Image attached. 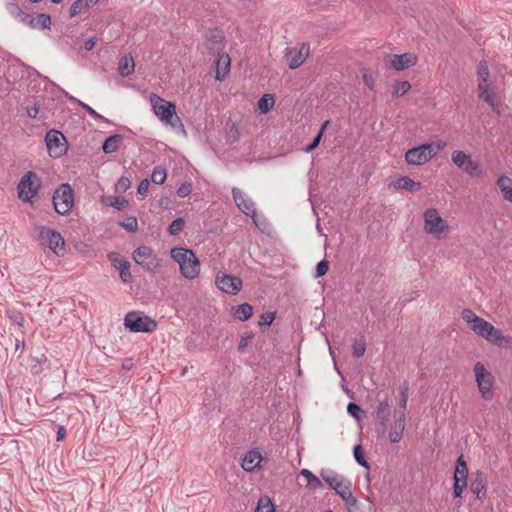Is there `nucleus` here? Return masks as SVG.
Returning <instances> with one entry per match:
<instances>
[{
    "label": "nucleus",
    "mask_w": 512,
    "mask_h": 512,
    "mask_svg": "<svg viewBox=\"0 0 512 512\" xmlns=\"http://www.w3.org/2000/svg\"><path fill=\"white\" fill-rule=\"evenodd\" d=\"M149 185L150 183L148 179L142 180L138 186V193L141 195H145L148 192Z\"/></svg>",
    "instance_id": "bf43d9fd"
},
{
    "label": "nucleus",
    "mask_w": 512,
    "mask_h": 512,
    "mask_svg": "<svg viewBox=\"0 0 512 512\" xmlns=\"http://www.w3.org/2000/svg\"><path fill=\"white\" fill-rule=\"evenodd\" d=\"M274 104V96L271 94H265L259 99L257 106L261 114H266L270 111Z\"/></svg>",
    "instance_id": "c9c22d12"
},
{
    "label": "nucleus",
    "mask_w": 512,
    "mask_h": 512,
    "mask_svg": "<svg viewBox=\"0 0 512 512\" xmlns=\"http://www.w3.org/2000/svg\"><path fill=\"white\" fill-rule=\"evenodd\" d=\"M124 325L132 332L149 333L156 329L157 323L142 312L133 311L126 314Z\"/></svg>",
    "instance_id": "1a4fd4ad"
},
{
    "label": "nucleus",
    "mask_w": 512,
    "mask_h": 512,
    "mask_svg": "<svg viewBox=\"0 0 512 512\" xmlns=\"http://www.w3.org/2000/svg\"><path fill=\"white\" fill-rule=\"evenodd\" d=\"M63 0H51L52 3H55V4H58L60 2H62Z\"/></svg>",
    "instance_id": "69168bd1"
},
{
    "label": "nucleus",
    "mask_w": 512,
    "mask_h": 512,
    "mask_svg": "<svg viewBox=\"0 0 512 512\" xmlns=\"http://www.w3.org/2000/svg\"><path fill=\"white\" fill-rule=\"evenodd\" d=\"M101 202H102L103 205L113 207V208H115L117 210L124 209L127 206V204H128L127 200L124 197H121V196L103 197Z\"/></svg>",
    "instance_id": "7c9ffc66"
},
{
    "label": "nucleus",
    "mask_w": 512,
    "mask_h": 512,
    "mask_svg": "<svg viewBox=\"0 0 512 512\" xmlns=\"http://www.w3.org/2000/svg\"><path fill=\"white\" fill-rule=\"evenodd\" d=\"M66 97L78 104L79 106H81L82 108H84L95 120H101V121H104V122H108V120L106 118H104L101 114H99L98 112H96L91 106H89L88 104L82 102L81 100L75 98L74 96L72 95H69L68 93H66Z\"/></svg>",
    "instance_id": "f704fd0d"
},
{
    "label": "nucleus",
    "mask_w": 512,
    "mask_h": 512,
    "mask_svg": "<svg viewBox=\"0 0 512 512\" xmlns=\"http://www.w3.org/2000/svg\"><path fill=\"white\" fill-rule=\"evenodd\" d=\"M417 61L418 57L414 53L392 54L385 57V62L389 67L397 71L415 66Z\"/></svg>",
    "instance_id": "f3484780"
},
{
    "label": "nucleus",
    "mask_w": 512,
    "mask_h": 512,
    "mask_svg": "<svg viewBox=\"0 0 512 512\" xmlns=\"http://www.w3.org/2000/svg\"><path fill=\"white\" fill-rule=\"evenodd\" d=\"M64 139V135L56 130H51L46 134V145L51 156L58 157L63 153L62 141Z\"/></svg>",
    "instance_id": "6ab92c4d"
},
{
    "label": "nucleus",
    "mask_w": 512,
    "mask_h": 512,
    "mask_svg": "<svg viewBox=\"0 0 512 512\" xmlns=\"http://www.w3.org/2000/svg\"><path fill=\"white\" fill-rule=\"evenodd\" d=\"M134 261L148 271H155L161 266V260L149 246H139L133 253Z\"/></svg>",
    "instance_id": "4468645a"
},
{
    "label": "nucleus",
    "mask_w": 512,
    "mask_h": 512,
    "mask_svg": "<svg viewBox=\"0 0 512 512\" xmlns=\"http://www.w3.org/2000/svg\"><path fill=\"white\" fill-rule=\"evenodd\" d=\"M51 25V19L50 16L47 14H39L36 18V27L46 29L49 28Z\"/></svg>",
    "instance_id": "49530a36"
},
{
    "label": "nucleus",
    "mask_w": 512,
    "mask_h": 512,
    "mask_svg": "<svg viewBox=\"0 0 512 512\" xmlns=\"http://www.w3.org/2000/svg\"><path fill=\"white\" fill-rule=\"evenodd\" d=\"M99 0H76L70 7V17H75L81 13L88 11L91 7L95 6Z\"/></svg>",
    "instance_id": "b1692460"
},
{
    "label": "nucleus",
    "mask_w": 512,
    "mask_h": 512,
    "mask_svg": "<svg viewBox=\"0 0 512 512\" xmlns=\"http://www.w3.org/2000/svg\"><path fill=\"white\" fill-rule=\"evenodd\" d=\"M327 512H332L331 510H328Z\"/></svg>",
    "instance_id": "338daca9"
},
{
    "label": "nucleus",
    "mask_w": 512,
    "mask_h": 512,
    "mask_svg": "<svg viewBox=\"0 0 512 512\" xmlns=\"http://www.w3.org/2000/svg\"><path fill=\"white\" fill-rule=\"evenodd\" d=\"M471 492L478 499H483L487 493V479L483 472L477 471L470 484Z\"/></svg>",
    "instance_id": "aec40b11"
},
{
    "label": "nucleus",
    "mask_w": 512,
    "mask_h": 512,
    "mask_svg": "<svg viewBox=\"0 0 512 512\" xmlns=\"http://www.w3.org/2000/svg\"><path fill=\"white\" fill-rule=\"evenodd\" d=\"M254 512H276L275 504L268 495L259 497Z\"/></svg>",
    "instance_id": "c85d7f7f"
},
{
    "label": "nucleus",
    "mask_w": 512,
    "mask_h": 512,
    "mask_svg": "<svg viewBox=\"0 0 512 512\" xmlns=\"http://www.w3.org/2000/svg\"><path fill=\"white\" fill-rule=\"evenodd\" d=\"M170 256L178 263L180 273L184 278L193 280L199 276L200 262L192 250L175 247L171 249Z\"/></svg>",
    "instance_id": "7ed1b4c3"
},
{
    "label": "nucleus",
    "mask_w": 512,
    "mask_h": 512,
    "mask_svg": "<svg viewBox=\"0 0 512 512\" xmlns=\"http://www.w3.org/2000/svg\"><path fill=\"white\" fill-rule=\"evenodd\" d=\"M184 228V220L182 218L175 219L168 227V232L170 235L179 234Z\"/></svg>",
    "instance_id": "79ce46f5"
},
{
    "label": "nucleus",
    "mask_w": 512,
    "mask_h": 512,
    "mask_svg": "<svg viewBox=\"0 0 512 512\" xmlns=\"http://www.w3.org/2000/svg\"><path fill=\"white\" fill-rule=\"evenodd\" d=\"M122 140L123 138L119 134L108 137L103 143V151L107 154L116 152L119 149Z\"/></svg>",
    "instance_id": "cd10ccee"
},
{
    "label": "nucleus",
    "mask_w": 512,
    "mask_h": 512,
    "mask_svg": "<svg viewBox=\"0 0 512 512\" xmlns=\"http://www.w3.org/2000/svg\"><path fill=\"white\" fill-rule=\"evenodd\" d=\"M446 145L445 141L439 140L411 148L405 153V161L414 166L424 165L443 150Z\"/></svg>",
    "instance_id": "20e7f679"
},
{
    "label": "nucleus",
    "mask_w": 512,
    "mask_h": 512,
    "mask_svg": "<svg viewBox=\"0 0 512 512\" xmlns=\"http://www.w3.org/2000/svg\"><path fill=\"white\" fill-rule=\"evenodd\" d=\"M262 455L257 450L247 452L242 460V468L247 472H252L260 466Z\"/></svg>",
    "instance_id": "4be33fe9"
},
{
    "label": "nucleus",
    "mask_w": 512,
    "mask_h": 512,
    "mask_svg": "<svg viewBox=\"0 0 512 512\" xmlns=\"http://www.w3.org/2000/svg\"><path fill=\"white\" fill-rule=\"evenodd\" d=\"M53 204L56 212L61 215L68 214L74 204V192L69 184H62L53 195Z\"/></svg>",
    "instance_id": "9d476101"
},
{
    "label": "nucleus",
    "mask_w": 512,
    "mask_h": 512,
    "mask_svg": "<svg viewBox=\"0 0 512 512\" xmlns=\"http://www.w3.org/2000/svg\"><path fill=\"white\" fill-rule=\"evenodd\" d=\"M309 53L310 47L305 43H301L297 47L287 49L286 56L289 58V68L296 69L300 67L308 57Z\"/></svg>",
    "instance_id": "a211bd4d"
},
{
    "label": "nucleus",
    "mask_w": 512,
    "mask_h": 512,
    "mask_svg": "<svg viewBox=\"0 0 512 512\" xmlns=\"http://www.w3.org/2000/svg\"><path fill=\"white\" fill-rule=\"evenodd\" d=\"M108 259L112 263V265L117 269L119 266H122L123 263H126L127 261L123 259L120 254L116 252H111L108 254Z\"/></svg>",
    "instance_id": "603ef678"
},
{
    "label": "nucleus",
    "mask_w": 512,
    "mask_h": 512,
    "mask_svg": "<svg viewBox=\"0 0 512 512\" xmlns=\"http://www.w3.org/2000/svg\"><path fill=\"white\" fill-rule=\"evenodd\" d=\"M215 285L223 293L236 295L241 291L243 283L237 276L218 272L215 276Z\"/></svg>",
    "instance_id": "2eb2a0df"
},
{
    "label": "nucleus",
    "mask_w": 512,
    "mask_h": 512,
    "mask_svg": "<svg viewBox=\"0 0 512 512\" xmlns=\"http://www.w3.org/2000/svg\"><path fill=\"white\" fill-rule=\"evenodd\" d=\"M38 111L39 110H38L37 106L29 107L27 109V114H28L29 117L35 118L37 116V114H38Z\"/></svg>",
    "instance_id": "680f3d73"
},
{
    "label": "nucleus",
    "mask_w": 512,
    "mask_h": 512,
    "mask_svg": "<svg viewBox=\"0 0 512 512\" xmlns=\"http://www.w3.org/2000/svg\"><path fill=\"white\" fill-rule=\"evenodd\" d=\"M232 195L234 202L239 208V210L242 211L247 216H250L253 220V223L257 227H260L257 219V213L254 202L247 198L239 188H233Z\"/></svg>",
    "instance_id": "dca6fc26"
},
{
    "label": "nucleus",
    "mask_w": 512,
    "mask_h": 512,
    "mask_svg": "<svg viewBox=\"0 0 512 512\" xmlns=\"http://www.w3.org/2000/svg\"><path fill=\"white\" fill-rule=\"evenodd\" d=\"M41 187L40 178L33 172H27L18 184V196L22 201L31 202Z\"/></svg>",
    "instance_id": "9b49d317"
},
{
    "label": "nucleus",
    "mask_w": 512,
    "mask_h": 512,
    "mask_svg": "<svg viewBox=\"0 0 512 512\" xmlns=\"http://www.w3.org/2000/svg\"><path fill=\"white\" fill-rule=\"evenodd\" d=\"M453 481H454V484H453V496L455 498H459V497L462 496L464 490L467 487V481L466 480H459V478L453 479Z\"/></svg>",
    "instance_id": "a19ab883"
},
{
    "label": "nucleus",
    "mask_w": 512,
    "mask_h": 512,
    "mask_svg": "<svg viewBox=\"0 0 512 512\" xmlns=\"http://www.w3.org/2000/svg\"><path fill=\"white\" fill-rule=\"evenodd\" d=\"M354 458L359 465H361L363 467H368V463L363 457L361 446H356L354 448Z\"/></svg>",
    "instance_id": "4d7b16f0"
},
{
    "label": "nucleus",
    "mask_w": 512,
    "mask_h": 512,
    "mask_svg": "<svg viewBox=\"0 0 512 512\" xmlns=\"http://www.w3.org/2000/svg\"><path fill=\"white\" fill-rule=\"evenodd\" d=\"M39 240L41 245L48 247L57 256L65 252V241L61 234L49 227H41L39 230Z\"/></svg>",
    "instance_id": "f8f14e48"
},
{
    "label": "nucleus",
    "mask_w": 512,
    "mask_h": 512,
    "mask_svg": "<svg viewBox=\"0 0 512 512\" xmlns=\"http://www.w3.org/2000/svg\"><path fill=\"white\" fill-rule=\"evenodd\" d=\"M300 474L306 478L308 487L312 489L322 488L321 480L316 477L310 470L302 469Z\"/></svg>",
    "instance_id": "e433bc0d"
},
{
    "label": "nucleus",
    "mask_w": 512,
    "mask_h": 512,
    "mask_svg": "<svg viewBox=\"0 0 512 512\" xmlns=\"http://www.w3.org/2000/svg\"><path fill=\"white\" fill-rule=\"evenodd\" d=\"M348 413L357 420H360L363 414L361 407L355 403H349L347 406Z\"/></svg>",
    "instance_id": "de8ad7c7"
},
{
    "label": "nucleus",
    "mask_w": 512,
    "mask_h": 512,
    "mask_svg": "<svg viewBox=\"0 0 512 512\" xmlns=\"http://www.w3.org/2000/svg\"><path fill=\"white\" fill-rule=\"evenodd\" d=\"M405 429V413L400 412L398 418L392 425L389 432V439L392 443H398L403 435Z\"/></svg>",
    "instance_id": "5701e85b"
},
{
    "label": "nucleus",
    "mask_w": 512,
    "mask_h": 512,
    "mask_svg": "<svg viewBox=\"0 0 512 512\" xmlns=\"http://www.w3.org/2000/svg\"><path fill=\"white\" fill-rule=\"evenodd\" d=\"M192 192V184L190 182L183 183L177 190V195L185 198Z\"/></svg>",
    "instance_id": "5fc2aeb1"
},
{
    "label": "nucleus",
    "mask_w": 512,
    "mask_h": 512,
    "mask_svg": "<svg viewBox=\"0 0 512 512\" xmlns=\"http://www.w3.org/2000/svg\"><path fill=\"white\" fill-rule=\"evenodd\" d=\"M253 314V308L250 304L244 303L233 308V315L240 321L248 320Z\"/></svg>",
    "instance_id": "c756f323"
},
{
    "label": "nucleus",
    "mask_w": 512,
    "mask_h": 512,
    "mask_svg": "<svg viewBox=\"0 0 512 512\" xmlns=\"http://www.w3.org/2000/svg\"><path fill=\"white\" fill-rule=\"evenodd\" d=\"M390 416L389 404L387 401H382L379 403L376 411V417L381 421L382 430L384 431L386 422Z\"/></svg>",
    "instance_id": "473e14b6"
},
{
    "label": "nucleus",
    "mask_w": 512,
    "mask_h": 512,
    "mask_svg": "<svg viewBox=\"0 0 512 512\" xmlns=\"http://www.w3.org/2000/svg\"><path fill=\"white\" fill-rule=\"evenodd\" d=\"M97 42V39L95 37L89 38L85 43L84 47L86 50L90 51L94 48L95 44Z\"/></svg>",
    "instance_id": "052dcab7"
},
{
    "label": "nucleus",
    "mask_w": 512,
    "mask_h": 512,
    "mask_svg": "<svg viewBox=\"0 0 512 512\" xmlns=\"http://www.w3.org/2000/svg\"><path fill=\"white\" fill-rule=\"evenodd\" d=\"M217 59L215 62L216 75L215 78L222 81L230 71L231 59L227 53L216 52Z\"/></svg>",
    "instance_id": "412c9836"
},
{
    "label": "nucleus",
    "mask_w": 512,
    "mask_h": 512,
    "mask_svg": "<svg viewBox=\"0 0 512 512\" xmlns=\"http://www.w3.org/2000/svg\"><path fill=\"white\" fill-rule=\"evenodd\" d=\"M320 475L329 487L335 490L348 505L353 506L356 504V498L352 494L351 482L349 480L332 470H322Z\"/></svg>",
    "instance_id": "0eeeda50"
},
{
    "label": "nucleus",
    "mask_w": 512,
    "mask_h": 512,
    "mask_svg": "<svg viewBox=\"0 0 512 512\" xmlns=\"http://www.w3.org/2000/svg\"><path fill=\"white\" fill-rule=\"evenodd\" d=\"M423 231L434 239H444L451 228L436 208H428L423 212Z\"/></svg>",
    "instance_id": "423d86ee"
},
{
    "label": "nucleus",
    "mask_w": 512,
    "mask_h": 512,
    "mask_svg": "<svg viewBox=\"0 0 512 512\" xmlns=\"http://www.w3.org/2000/svg\"><path fill=\"white\" fill-rule=\"evenodd\" d=\"M17 21L32 28H36V18L31 14L25 13L24 11L19 16Z\"/></svg>",
    "instance_id": "a18cd8bd"
},
{
    "label": "nucleus",
    "mask_w": 512,
    "mask_h": 512,
    "mask_svg": "<svg viewBox=\"0 0 512 512\" xmlns=\"http://www.w3.org/2000/svg\"><path fill=\"white\" fill-rule=\"evenodd\" d=\"M135 69V62L131 54L124 55L118 64V72L121 76L126 77L131 75Z\"/></svg>",
    "instance_id": "a878e982"
},
{
    "label": "nucleus",
    "mask_w": 512,
    "mask_h": 512,
    "mask_svg": "<svg viewBox=\"0 0 512 512\" xmlns=\"http://www.w3.org/2000/svg\"><path fill=\"white\" fill-rule=\"evenodd\" d=\"M150 104L154 114L165 126L186 135V129L176 112V106L173 102L167 101L156 94L150 95Z\"/></svg>",
    "instance_id": "f03ea898"
},
{
    "label": "nucleus",
    "mask_w": 512,
    "mask_h": 512,
    "mask_svg": "<svg viewBox=\"0 0 512 512\" xmlns=\"http://www.w3.org/2000/svg\"><path fill=\"white\" fill-rule=\"evenodd\" d=\"M328 269H329L328 262L326 260L320 261L316 266L315 276L316 277L324 276L327 273Z\"/></svg>",
    "instance_id": "6e6d98bb"
},
{
    "label": "nucleus",
    "mask_w": 512,
    "mask_h": 512,
    "mask_svg": "<svg viewBox=\"0 0 512 512\" xmlns=\"http://www.w3.org/2000/svg\"><path fill=\"white\" fill-rule=\"evenodd\" d=\"M468 477V467L463 458V456H459L456 462L455 472L453 479L459 478V480H466Z\"/></svg>",
    "instance_id": "72a5a7b5"
},
{
    "label": "nucleus",
    "mask_w": 512,
    "mask_h": 512,
    "mask_svg": "<svg viewBox=\"0 0 512 512\" xmlns=\"http://www.w3.org/2000/svg\"><path fill=\"white\" fill-rule=\"evenodd\" d=\"M497 186L500 189L502 196L504 199L507 198V196L512 195V179L508 176H500L497 179Z\"/></svg>",
    "instance_id": "2f4dec72"
},
{
    "label": "nucleus",
    "mask_w": 512,
    "mask_h": 512,
    "mask_svg": "<svg viewBox=\"0 0 512 512\" xmlns=\"http://www.w3.org/2000/svg\"><path fill=\"white\" fill-rule=\"evenodd\" d=\"M328 122H325L323 125H322V128L320 130V132L318 133V135L315 137V139L311 142V144H309L305 149L304 151L305 152H311L313 151L320 143V140H321V137H322V134H323V131L324 129L326 128Z\"/></svg>",
    "instance_id": "09e8293b"
},
{
    "label": "nucleus",
    "mask_w": 512,
    "mask_h": 512,
    "mask_svg": "<svg viewBox=\"0 0 512 512\" xmlns=\"http://www.w3.org/2000/svg\"><path fill=\"white\" fill-rule=\"evenodd\" d=\"M119 225L129 232H136L138 229V221L134 216L126 217Z\"/></svg>",
    "instance_id": "ea45409f"
},
{
    "label": "nucleus",
    "mask_w": 512,
    "mask_h": 512,
    "mask_svg": "<svg viewBox=\"0 0 512 512\" xmlns=\"http://www.w3.org/2000/svg\"><path fill=\"white\" fill-rule=\"evenodd\" d=\"M475 381L481 397L489 401L494 397L495 378L492 373L481 362L474 365Z\"/></svg>",
    "instance_id": "6e6552de"
},
{
    "label": "nucleus",
    "mask_w": 512,
    "mask_h": 512,
    "mask_svg": "<svg viewBox=\"0 0 512 512\" xmlns=\"http://www.w3.org/2000/svg\"><path fill=\"white\" fill-rule=\"evenodd\" d=\"M167 178L166 169L162 166H156L151 175V180L155 184H163Z\"/></svg>",
    "instance_id": "58836bf2"
},
{
    "label": "nucleus",
    "mask_w": 512,
    "mask_h": 512,
    "mask_svg": "<svg viewBox=\"0 0 512 512\" xmlns=\"http://www.w3.org/2000/svg\"><path fill=\"white\" fill-rule=\"evenodd\" d=\"M401 407H402V411L401 412H404L405 413V409H406V406H407V394L405 391L402 392L401 394Z\"/></svg>",
    "instance_id": "e2e57ef3"
},
{
    "label": "nucleus",
    "mask_w": 512,
    "mask_h": 512,
    "mask_svg": "<svg viewBox=\"0 0 512 512\" xmlns=\"http://www.w3.org/2000/svg\"><path fill=\"white\" fill-rule=\"evenodd\" d=\"M222 41L223 35L219 30L211 31L208 35L207 48L213 53L221 52L223 49Z\"/></svg>",
    "instance_id": "393cba45"
},
{
    "label": "nucleus",
    "mask_w": 512,
    "mask_h": 512,
    "mask_svg": "<svg viewBox=\"0 0 512 512\" xmlns=\"http://www.w3.org/2000/svg\"><path fill=\"white\" fill-rule=\"evenodd\" d=\"M411 89V84L408 81L397 82L393 85L392 95L395 98L405 95Z\"/></svg>",
    "instance_id": "4c0bfd02"
},
{
    "label": "nucleus",
    "mask_w": 512,
    "mask_h": 512,
    "mask_svg": "<svg viewBox=\"0 0 512 512\" xmlns=\"http://www.w3.org/2000/svg\"><path fill=\"white\" fill-rule=\"evenodd\" d=\"M8 13L16 20L22 14L23 10L16 3H8L6 6Z\"/></svg>",
    "instance_id": "864d4df0"
},
{
    "label": "nucleus",
    "mask_w": 512,
    "mask_h": 512,
    "mask_svg": "<svg viewBox=\"0 0 512 512\" xmlns=\"http://www.w3.org/2000/svg\"><path fill=\"white\" fill-rule=\"evenodd\" d=\"M451 161L460 170L470 176H481L483 171L478 162L472 159V156L462 150H454L451 153Z\"/></svg>",
    "instance_id": "ddd939ff"
},
{
    "label": "nucleus",
    "mask_w": 512,
    "mask_h": 512,
    "mask_svg": "<svg viewBox=\"0 0 512 512\" xmlns=\"http://www.w3.org/2000/svg\"><path fill=\"white\" fill-rule=\"evenodd\" d=\"M363 82L370 89H372L374 87L375 80H374V77L372 76V74L370 72H368V71L364 72V74H363Z\"/></svg>",
    "instance_id": "13d9d810"
},
{
    "label": "nucleus",
    "mask_w": 512,
    "mask_h": 512,
    "mask_svg": "<svg viewBox=\"0 0 512 512\" xmlns=\"http://www.w3.org/2000/svg\"><path fill=\"white\" fill-rule=\"evenodd\" d=\"M477 91L479 99L486 102L493 110H497L496 90L490 80V72L485 61H481L477 69Z\"/></svg>",
    "instance_id": "39448f33"
},
{
    "label": "nucleus",
    "mask_w": 512,
    "mask_h": 512,
    "mask_svg": "<svg viewBox=\"0 0 512 512\" xmlns=\"http://www.w3.org/2000/svg\"><path fill=\"white\" fill-rule=\"evenodd\" d=\"M393 186L396 189H403L406 191L413 192V191L419 190L421 188V183L416 182L407 176H403V177H400L397 180H395L393 182Z\"/></svg>",
    "instance_id": "bb28decb"
},
{
    "label": "nucleus",
    "mask_w": 512,
    "mask_h": 512,
    "mask_svg": "<svg viewBox=\"0 0 512 512\" xmlns=\"http://www.w3.org/2000/svg\"><path fill=\"white\" fill-rule=\"evenodd\" d=\"M274 319H275L274 313L266 312L260 316L258 324L260 326H270L272 324V322L274 321Z\"/></svg>",
    "instance_id": "3c124183"
},
{
    "label": "nucleus",
    "mask_w": 512,
    "mask_h": 512,
    "mask_svg": "<svg viewBox=\"0 0 512 512\" xmlns=\"http://www.w3.org/2000/svg\"><path fill=\"white\" fill-rule=\"evenodd\" d=\"M117 270L119 271L120 278L124 283H127L131 280L132 276L130 273V263L128 261L123 263L122 266H119Z\"/></svg>",
    "instance_id": "37998d69"
},
{
    "label": "nucleus",
    "mask_w": 512,
    "mask_h": 512,
    "mask_svg": "<svg viewBox=\"0 0 512 512\" xmlns=\"http://www.w3.org/2000/svg\"><path fill=\"white\" fill-rule=\"evenodd\" d=\"M65 433H66V431H65L64 427H59L58 432H57V441H61L64 438Z\"/></svg>",
    "instance_id": "0e129e2a"
},
{
    "label": "nucleus",
    "mask_w": 512,
    "mask_h": 512,
    "mask_svg": "<svg viewBox=\"0 0 512 512\" xmlns=\"http://www.w3.org/2000/svg\"><path fill=\"white\" fill-rule=\"evenodd\" d=\"M353 355L357 358L362 357L366 351V344L364 340H356L353 345Z\"/></svg>",
    "instance_id": "c03bdc74"
},
{
    "label": "nucleus",
    "mask_w": 512,
    "mask_h": 512,
    "mask_svg": "<svg viewBox=\"0 0 512 512\" xmlns=\"http://www.w3.org/2000/svg\"><path fill=\"white\" fill-rule=\"evenodd\" d=\"M461 318L476 336L500 348L508 349L512 347V336L505 335L502 330L497 329L490 322L478 316L473 310L463 309Z\"/></svg>",
    "instance_id": "f257e3e1"
},
{
    "label": "nucleus",
    "mask_w": 512,
    "mask_h": 512,
    "mask_svg": "<svg viewBox=\"0 0 512 512\" xmlns=\"http://www.w3.org/2000/svg\"><path fill=\"white\" fill-rule=\"evenodd\" d=\"M130 180L127 177H121L115 184V191L118 193L125 192L130 187Z\"/></svg>",
    "instance_id": "8fccbe9b"
}]
</instances>
